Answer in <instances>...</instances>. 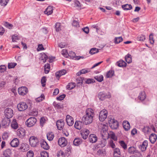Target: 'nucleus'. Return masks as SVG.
Wrapping results in <instances>:
<instances>
[{
  "mask_svg": "<svg viewBox=\"0 0 157 157\" xmlns=\"http://www.w3.org/2000/svg\"><path fill=\"white\" fill-rule=\"evenodd\" d=\"M98 52L99 50L98 49L95 48H93L90 49L89 53L91 55H93Z\"/></svg>",
  "mask_w": 157,
  "mask_h": 157,
  "instance_id": "nucleus-45",
  "label": "nucleus"
},
{
  "mask_svg": "<svg viewBox=\"0 0 157 157\" xmlns=\"http://www.w3.org/2000/svg\"><path fill=\"white\" fill-rule=\"evenodd\" d=\"M42 60H43V62L45 63L46 62V60L48 58V56L45 54H43L42 56Z\"/></svg>",
  "mask_w": 157,
  "mask_h": 157,
  "instance_id": "nucleus-60",
  "label": "nucleus"
},
{
  "mask_svg": "<svg viewBox=\"0 0 157 157\" xmlns=\"http://www.w3.org/2000/svg\"><path fill=\"white\" fill-rule=\"evenodd\" d=\"M149 138L152 144H154L157 140V136L155 134L152 133L150 136Z\"/></svg>",
  "mask_w": 157,
  "mask_h": 157,
  "instance_id": "nucleus-25",
  "label": "nucleus"
},
{
  "mask_svg": "<svg viewBox=\"0 0 157 157\" xmlns=\"http://www.w3.org/2000/svg\"><path fill=\"white\" fill-rule=\"evenodd\" d=\"M44 71L46 74H48L49 73L50 70V64L48 63L46 64L44 66Z\"/></svg>",
  "mask_w": 157,
  "mask_h": 157,
  "instance_id": "nucleus-41",
  "label": "nucleus"
},
{
  "mask_svg": "<svg viewBox=\"0 0 157 157\" xmlns=\"http://www.w3.org/2000/svg\"><path fill=\"white\" fill-rule=\"evenodd\" d=\"M83 122L80 121H77L75 122V128L78 130L81 129L83 127Z\"/></svg>",
  "mask_w": 157,
  "mask_h": 157,
  "instance_id": "nucleus-17",
  "label": "nucleus"
},
{
  "mask_svg": "<svg viewBox=\"0 0 157 157\" xmlns=\"http://www.w3.org/2000/svg\"><path fill=\"white\" fill-rule=\"evenodd\" d=\"M53 10V7L52 6H48L46 9L44 11V13L47 15H49L52 13Z\"/></svg>",
  "mask_w": 157,
  "mask_h": 157,
  "instance_id": "nucleus-22",
  "label": "nucleus"
},
{
  "mask_svg": "<svg viewBox=\"0 0 157 157\" xmlns=\"http://www.w3.org/2000/svg\"><path fill=\"white\" fill-rule=\"evenodd\" d=\"M75 83L71 82L69 83L66 86L67 89L70 90L72 89L75 87Z\"/></svg>",
  "mask_w": 157,
  "mask_h": 157,
  "instance_id": "nucleus-34",
  "label": "nucleus"
},
{
  "mask_svg": "<svg viewBox=\"0 0 157 157\" xmlns=\"http://www.w3.org/2000/svg\"><path fill=\"white\" fill-rule=\"evenodd\" d=\"M40 144L41 147L45 150H48L49 148V146L46 141L44 140H42L40 141Z\"/></svg>",
  "mask_w": 157,
  "mask_h": 157,
  "instance_id": "nucleus-19",
  "label": "nucleus"
},
{
  "mask_svg": "<svg viewBox=\"0 0 157 157\" xmlns=\"http://www.w3.org/2000/svg\"><path fill=\"white\" fill-rule=\"evenodd\" d=\"M18 149L22 151H25L27 150L25 145L24 144H21Z\"/></svg>",
  "mask_w": 157,
  "mask_h": 157,
  "instance_id": "nucleus-40",
  "label": "nucleus"
},
{
  "mask_svg": "<svg viewBox=\"0 0 157 157\" xmlns=\"http://www.w3.org/2000/svg\"><path fill=\"white\" fill-rule=\"evenodd\" d=\"M37 120L34 117H31L28 119L25 122L26 124L28 127L33 126L36 123Z\"/></svg>",
  "mask_w": 157,
  "mask_h": 157,
  "instance_id": "nucleus-4",
  "label": "nucleus"
},
{
  "mask_svg": "<svg viewBox=\"0 0 157 157\" xmlns=\"http://www.w3.org/2000/svg\"><path fill=\"white\" fill-rule=\"evenodd\" d=\"M38 139L34 136L30 137L29 139L30 144L32 147H36L38 143Z\"/></svg>",
  "mask_w": 157,
  "mask_h": 157,
  "instance_id": "nucleus-7",
  "label": "nucleus"
},
{
  "mask_svg": "<svg viewBox=\"0 0 157 157\" xmlns=\"http://www.w3.org/2000/svg\"><path fill=\"white\" fill-rule=\"evenodd\" d=\"M116 64L119 67H124L126 66L127 63L124 60H121L117 62Z\"/></svg>",
  "mask_w": 157,
  "mask_h": 157,
  "instance_id": "nucleus-26",
  "label": "nucleus"
},
{
  "mask_svg": "<svg viewBox=\"0 0 157 157\" xmlns=\"http://www.w3.org/2000/svg\"><path fill=\"white\" fill-rule=\"evenodd\" d=\"M128 152L129 154L136 155L137 156H141L140 152L134 147H130L128 149Z\"/></svg>",
  "mask_w": 157,
  "mask_h": 157,
  "instance_id": "nucleus-2",
  "label": "nucleus"
},
{
  "mask_svg": "<svg viewBox=\"0 0 157 157\" xmlns=\"http://www.w3.org/2000/svg\"><path fill=\"white\" fill-rule=\"evenodd\" d=\"M66 72V71L64 69L56 72V78L59 79L61 76L65 74Z\"/></svg>",
  "mask_w": 157,
  "mask_h": 157,
  "instance_id": "nucleus-24",
  "label": "nucleus"
},
{
  "mask_svg": "<svg viewBox=\"0 0 157 157\" xmlns=\"http://www.w3.org/2000/svg\"><path fill=\"white\" fill-rule=\"evenodd\" d=\"M110 138L114 140L115 141H117V137L115 135L114 133L113 132H111L109 135Z\"/></svg>",
  "mask_w": 157,
  "mask_h": 157,
  "instance_id": "nucleus-52",
  "label": "nucleus"
},
{
  "mask_svg": "<svg viewBox=\"0 0 157 157\" xmlns=\"http://www.w3.org/2000/svg\"><path fill=\"white\" fill-rule=\"evenodd\" d=\"M121 155L120 150L119 148H115L113 150V155Z\"/></svg>",
  "mask_w": 157,
  "mask_h": 157,
  "instance_id": "nucleus-48",
  "label": "nucleus"
},
{
  "mask_svg": "<svg viewBox=\"0 0 157 157\" xmlns=\"http://www.w3.org/2000/svg\"><path fill=\"white\" fill-rule=\"evenodd\" d=\"M40 154L41 157H48V153L46 151H42Z\"/></svg>",
  "mask_w": 157,
  "mask_h": 157,
  "instance_id": "nucleus-56",
  "label": "nucleus"
},
{
  "mask_svg": "<svg viewBox=\"0 0 157 157\" xmlns=\"http://www.w3.org/2000/svg\"><path fill=\"white\" fill-rule=\"evenodd\" d=\"M97 154L99 155H105L106 152L105 149H100L98 151Z\"/></svg>",
  "mask_w": 157,
  "mask_h": 157,
  "instance_id": "nucleus-38",
  "label": "nucleus"
},
{
  "mask_svg": "<svg viewBox=\"0 0 157 157\" xmlns=\"http://www.w3.org/2000/svg\"><path fill=\"white\" fill-rule=\"evenodd\" d=\"M123 127L126 131H128L130 128V125L129 122L127 121H124L122 124Z\"/></svg>",
  "mask_w": 157,
  "mask_h": 157,
  "instance_id": "nucleus-23",
  "label": "nucleus"
},
{
  "mask_svg": "<svg viewBox=\"0 0 157 157\" xmlns=\"http://www.w3.org/2000/svg\"><path fill=\"white\" fill-rule=\"evenodd\" d=\"M17 108L19 111L25 110L28 108V105L25 102H21L17 105Z\"/></svg>",
  "mask_w": 157,
  "mask_h": 157,
  "instance_id": "nucleus-8",
  "label": "nucleus"
},
{
  "mask_svg": "<svg viewBox=\"0 0 157 157\" xmlns=\"http://www.w3.org/2000/svg\"><path fill=\"white\" fill-rule=\"evenodd\" d=\"M45 120L44 117H42L40 120V125L43 126L44 123H45Z\"/></svg>",
  "mask_w": 157,
  "mask_h": 157,
  "instance_id": "nucleus-63",
  "label": "nucleus"
},
{
  "mask_svg": "<svg viewBox=\"0 0 157 157\" xmlns=\"http://www.w3.org/2000/svg\"><path fill=\"white\" fill-rule=\"evenodd\" d=\"M122 9L124 10H129L132 9V7L131 5L125 4L122 6Z\"/></svg>",
  "mask_w": 157,
  "mask_h": 157,
  "instance_id": "nucleus-30",
  "label": "nucleus"
},
{
  "mask_svg": "<svg viewBox=\"0 0 157 157\" xmlns=\"http://www.w3.org/2000/svg\"><path fill=\"white\" fill-rule=\"evenodd\" d=\"M10 122V118L7 117L4 118L2 120L1 122V124L3 126H8Z\"/></svg>",
  "mask_w": 157,
  "mask_h": 157,
  "instance_id": "nucleus-18",
  "label": "nucleus"
},
{
  "mask_svg": "<svg viewBox=\"0 0 157 157\" xmlns=\"http://www.w3.org/2000/svg\"><path fill=\"white\" fill-rule=\"evenodd\" d=\"M125 60L128 63H131L132 61L131 56L129 54L125 56Z\"/></svg>",
  "mask_w": 157,
  "mask_h": 157,
  "instance_id": "nucleus-31",
  "label": "nucleus"
},
{
  "mask_svg": "<svg viewBox=\"0 0 157 157\" xmlns=\"http://www.w3.org/2000/svg\"><path fill=\"white\" fill-rule=\"evenodd\" d=\"M55 28L56 31L59 32L61 30L62 26L60 23H56L55 25Z\"/></svg>",
  "mask_w": 157,
  "mask_h": 157,
  "instance_id": "nucleus-43",
  "label": "nucleus"
},
{
  "mask_svg": "<svg viewBox=\"0 0 157 157\" xmlns=\"http://www.w3.org/2000/svg\"><path fill=\"white\" fill-rule=\"evenodd\" d=\"M107 112L105 109H103L100 112L99 114V119L101 121H103L106 118Z\"/></svg>",
  "mask_w": 157,
  "mask_h": 157,
  "instance_id": "nucleus-6",
  "label": "nucleus"
},
{
  "mask_svg": "<svg viewBox=\"0 0 157 157\" xmlns=\"http://www.w3.org/2000/svg\"><path fill=\"white\" fill-rule=\"evenodd\" d=\"M11 127L13 129H17L18 127V124L15 119H13L11 123Z\"/></svg>",
  "mask_w": 157,
  "mask_h": 157,
  "instance_id": "nucleus-29",
  "label": "nucleus"
},
{
  "mask_svg": "<svg viewBox=\"0 0 157 157\" xmlns=\"http://www.w3.org/2000/svg\"><path fill=\"white\" fill-rule=\"evenodd\" d=\"M114 43L115 44H118L122 42L123 39L122 37H116L114 38Z\"/></svg>",
  "mask_w": 157,
  "mask_h": 157,
  "instance_id": "nucleus-37",
  "label": "nucleus"
},
{
  "mask_svg": "<svg viewBox=\"0 0 157 157\" xmlns=\"http://www.w3.org/2000/svg\"><path fill=\"white\" fill-rule=\"evenodd\" d=\"M9 137V134L6 132H4L2 136L3 139L4 140L7 139Z\"/></svg>",
  "mask_w": 157,
  "mask_h": 157,
  "instance_id": "nucleus-61",
  "label": "nucleus"
},
{
  "mask_svg": "<svg viewBox=\"0 0 157 157\" xmlns=\"http://www.w3.org/2000/svg\"><path fill=\"white\" fill-rule=\"evenodd\" d=\"M19 143L18 139L17 138H15L11 141L10 144L12 147H16L18 146Z\"/></svg>",
  "mask_w": 157,
  "mask_h": 157,
  "instance_id": "nucleus-21",
  "label": "nucleus"
},
{
  "mask_svg": "<svg viewBox=\"0 0 157 157\" xmlns=\"http://www.w3.org/2000/svg\"><path fill=\"white\" fill-rule=\"evenodd\" d=\"M64 121L63 120H58L56 122V125L57 128L59 130H61L64 127Z\"/></svg>",
  "mask_w": 157,
  "mask_h": 157,
  "instance_id": "nucleus-15",
  "label": "nucleus"
},
{
  "mask_svg": "<svg viewBox=\"0 0 157 157\" xmlns=\"http://www.w3.org/2000/svg\"><path fill=\"white\" fill-rule=\"evenodd\" d=\"M148 145V142L147 140H144L142 143L141 145H140L139 147V148L141 149L142 151H145Z\"/></svg>",
  "mask_w": 157,
  "mask_h": 157,
  "instance_id": "nucleus-20",
  "label": "nucleus"
},
{
  "mask_svg": "<svg viewBox=\"0 0 157 157\" xmlns=\"http://www.w3.org/2000/svg\"><path fill=\"white\" fill-rule=\"evenodd\" d=\"M110 127L112 129H117L118 127V123L117 121L114 119H111L109 121Z\"/></svg>",
  "mask_w": 157,
  "mask_h": 157,
  "instance_id": "nucleus-5",
  "label": "nucleus"
},
{
  "mask_svg": "<svg viewBox=\"0 0 157 157\" xmlns=\"http://www.w3.org/2000/svg\"><path fill=\"white\" fill-rule=\"evenodd\" d=\"M89 139L90 143H95L97 141L98 138L96 135L91 134L89 136Z\"/></svg>",
  "mask_w": 157,
  "mask_h": 157,
  "instance_id": "nucleus-16",
  "label": "nucleus"
},
{
  "mask_svg": "<svg viewBox=\"0 0 157 157\" xmlns=\"http://www.w3.org/2000/svg\"><path fill=\"white\" fill-rule=\"evenodd\" d=\"M108 127L105 124H103L101 126V134L102 136L103 137H105V135L108 134Z\"/></svg>",
  "mask_w": 157,
  "mask_h": 157,
  "instance_id": "nucleus-10",
  "label": "nucleus"
},
{
  "mask_svg": "<svg viewBox=\"0 0 157 157\" xmlns=\"http://www.w3.org/2000/svg\"><path fill=\"white\" fill-rule=\"evenodd\" d=\"M53 105L55 108L57 109H60L63 107V105L61 103H54Z\"/></svg>",
  "mask_w": 157,
  "mask_h": 157,
  "instance_id": "nucleus-39",
  "label": "nucleus"
},
{
  "mask_svg": "<svg viewBox=\"0 0 157 157\" xmlns=\"http://www.w3.org/2000/svg\"><path fill=\"white\" fill-rule=\"evenodd\" d=\"M153 35L152 34H151L149 36V40L150 41V43L151 44H153L154 43Z\"/></svg>",
  "mask_w": 157,
  "mask_h": 157,
  "instance_id": "nucleus-64",
  "label": "nucleus"
},
{
  "mask_svg": "<svg viewBox=\"0 0 157 157\" xmlns=\"http://www.w3.org/2000/svg\"><path fill=\"white\" fill-rule=\"evenodd\" d=\"M47 137L49 141H52L54 137V135L53 132H50L47 133Z\"/></svg>",
  "mask_w": 157,
  "mask_h": 157,
  "instance_id": "nucleus-35",
  "label": "nucleus"
},
{
  "mask_svg": "<svg viewBox=\"0 0 157 157\" xmlns=\"http://www.w3.org/2000/svg\"><path fill=\"white\" fill-rule=\"evenodd\" d=\"M62 54L65 57H66L67 55H68V53L66 49H63L61 52Z\"/></svg>",
  "mask_w": 157,
  "mask_h": 157,
  "instance_id": "nucleus-62",
  "label": "nucleus"
},
{
  "mask_svg": "<svg viewBox=\"0 0 157 157\" xmlns=\"http://www.w3.org/2000/svg\"><path fill=\"white\" fill-rule=\"evenodd\" d=\"M9 0H1L0 3L2 6H5L7 4Z\"/></svg>",
  "mask_w": 157,
  "mask_h": 157,
  "instance_id": "nucleus-51",
  "label": "nucleus"
},
{
  "mask_svg": "<svg viewBox=\"0 0 157 157\" xmlns=\"http://www.w3.org/2000/svg\"><path fill=\"white\" fill-rule=\"evenodd\" d=\"M18 92L20 95L24 96L27 94L28 90L27 87L22 86L18 88Z\"/></svg>",
  "mask_w": 157,
  "mask_h": 157,
  "instance_id": "nucleus-13",
  "label": "nucleus"
},
{
  "mask_svg": "<svg viewBox=\"0 0 157 157\" xmlns=\"http://www.w3.org/2000/svg\"><path fill=\"white\" fill-rule=\"evenodd\" d=\"M111 97V94L109 93H106L104 92H100L98 94V97L101 101H103L106 98H109Z\"/></svg>",
  "mask_w": 157,
  "mask_h": 157,
  "instance_id": "nucleus-3",
  "label": "nucleus"
},
{
  "mask_svg": "<svg viewBox=\"0 0 157 157\" xmlns=\"http://www.w3.org/2000/svg\"><path fill=\"white\" fill-rule=\"evenodd\" d=\"M59 145L61 147H63L67 145V141L64 137H61L58 140Z\"/></svg>",
  "mask_w": 157,
  "mask_h": 157,
  "instance_id": "nucleus-11",
  "label": "nucleus"
},
{
  "mask_svg": "<svg viewBox=\"0 0 157 157\" xmlns=\"http://www.w3.org/2000/svg\"><path fill=\"white\" fill-rule=\"evenodd\" d=\"M17 64V63H9L8 65V68L9 69L13 68Z\"/></svg>",
  "mask_w": 157,
  "mask_h": 157,
  "instance_id": "nucleus-50",
  "label": "nucleus"
},
{
  "mask_svg": "<svg viewBox=\"0 0 157 157\" xmlns=\"http://www.w3.org/2000/svg\"><path fill=\"white\" fill-rule=\"evenodd\" d=\"M34 155V153L32 151H29L27 153V157H33Z\"/></svg>",
  "mask_w": 157,
  "mask_h": 157,
  "instance_id": "nucleus-58",
  "label": "nucleus"
},
{
  "mask_svg": "<svg viewBox=\"0 0 157 157\" xmlns=\"http://www.w3.org/2000/svg\"><path fill=\"white\" fill-rule=\"evenodd\" d=\"M84 78L83 77H80L76 79L77 84L78 85H82L83 82Z\"/></svg>",
  "mask_w": 157,
  "mask_h": 157,
  "instance_id": "nucleus-42",
  "label": "nucleus"
},
{
  "mask_svg": "<svg viewBox=\"0 0 157 157\" xmlns=\"http://www.w3.org/2000/svg\"><path fill=\"white\" fill-rule=\"evenodd\" d=\"M68 55L69 56L71 57L73 59H74L75 56V54L74 52H73L72 51H71L69 52Z\"/></svg>",
  "mask_w": 157,
  "mask_h": 157,
  "instance_id": "nucleus-57",
  "label": "nucleus"
},
{
  "mask_svg": "<svg viewBox=\"0 0 157 157\" xmlns=\"http://www.w3.org/2000/svg\"><path fill=\"white\" fill-rule=\"evenodd\" d=\"M107 144L106 140L105 139H104L103 137L99 141L98 144L100 145V147H105Z\"/></svg>",
  "mask_w": 157,
  "mask_h": 157,
  "instance_id": "nucleus-28",
  "label": "nucleus"
},
{
  "mask_svg": "<svg viewBox=\"0 0 157 157\" xmlns=\"http://www.w3.org/2000/svg\"><path fill=\"white\" fill-rule=\"evenodd\" d=\"M119 143L120 145L124 149H126L127 148V145L125 143L123 140H121L119 141Z\"/></svg>",
  "mask_w": 157,
  "mask_h": 157,
  "instance_id": "nucleus-47",
  "label": "nucleus"
},
{
  "mask_svg": "<svg viewBox=\"0 0 157 157\" xmlns=\"http://www.w3.org/2000/svg\"><path fill=\"white\" fill-rule=\"evenodd\" d=\"M44 99V95L43 94H42L40 97L37 98L36 100L37 102H40L42 101Z\"/></svg>",
  "mask_w": 157,
  "mask_h": 157,
  "instance_id": "nucleus-49",
  "label": "nucleus"
},
{
  "mask_svg": "<svg viewBox=\"0 0 157 157\" xmlns=\"http://www.w3.org/2000/svg\"><path fill=\"white\" fill-rule=\"evenodd\" d=\"M145 39V36L144 35H141L138 36L137 37V39L139 41H144Z\"/></svg>",
  "mask_w": 157,
  "mask_h": 157,
  "instance_id": "nucleus-55",
  "label": "nucleus"
},
{
  "mask_svg": "<svg viewBox=\"0 0 157 157\" xmlns=\"http://www.w3.org/2000/svg\"><path fill=\"white\" fill-rule=\"evenodd\" d=\"M81 139L79 138H75L73 141V144L75 146H78L82 143Z\"/></svg>",
  "mask_w": 157,
  "mask_h": 157,
  "instance_id": "nucleus-32",
  "label": "nucleus"
},
{
  "mask_svg": "<svg viewBox=\"0 0 157 157\" xmlns=\"http://www.w3.org/2000/svg\"><path fill=\"white\" fill-rule=\"evenodd\" d=\"M47 79L45 76H44L42 78L41 80V83L43 87H44L45 86V83Z\"/></svg>",
  "mask_w": 157,
  "mask_h": 157,
  "instance_id": "nucleus-44",
  "label": "nucleus"
},
{
  "mask_svg": "<svg viewBox=\"0 0 157 157\" xmlns=\"http://www.w3.org/2000/svg\"><path fill=\"white\" fill-rule=\"evenodd\" d=\"M6 69V67L5 65L0 66V72H4Z\"/></svg>",
  "mask_w": 157,
  "mask_h": 157,
  "instance_id": "nucleus-59",
  "label": "nucleus"
},
{
  "mask_svg": "<svg viewBox=\"0 0 157 157\" xmlns=\"http://www.w3.org/2000/svg\"><path fill=\"white\" fill-rule=\"evenodd\" d=\"M3 25L9 29L11 28L13 26L12 24H9L8 22H4Z\"/></svg>",
  "mask_w": 157,
  "mask_h": 157,
  "instance_id": "nucleus-54",
  "label": "nucleus"
},
{
  "mask_svg": "<svg viewBox=\"0 0 157 157\" xmlns=\"http://www.w3.org/2000/svg\"><path fill=\"white\" fill-rule=\"evenodd\" d=\"M11 154V150L10 149H7L3 153V157H10Z\"/></svg>",
  "mask_w": 157,
  "mask_h": 157,
  "instance_id": "nucleus-27",
  "label": "nucleus"
},
{
  "mask_svg": "<svg viewBox=\"0 0 157 157\" xmlns=\"http://www.w3.org/2000/svg\"><path fill=\"white\" fill-rule=\"evenodd\" d=\"M5 114L6 117L10 118L13 116V110L10 108H7L5 110Z\"/></svg>",
  "mask_w": 157,
  "mask_h": 157,
  "instance_id": "nucleus-9",
  "label": "nucleus"
},
{
  "mask_svg": "<svg viewBox=\"0 0 157 157\" xmlns=\"http://www.w3.org/2000/svg\"><path fill=\"white\" fill-rule=\"evenodd\" d=\"M94 78L98 82H101L103 80V77L102 75L97 76L94 77Z\"/></svg>",
  "mask_w": 157,
  "mask_h": 157,
  "instance_id": "nucleus-46",
  "label": "nucleus"
},
{
  "mask_svg": "<svg viewBox=\"0 0 157 157\" xmlns=\"http://www.w3.org/2000/svg\"><path fill=\"white\" fill-rule=\"evenodd\" d=\"M57 157H65L64 155L63 151L60 150L57 153Z\"/></svg>",
  "mask_w": 157,
  "mask_h": 157,
  "instance_id": "nucleus-53",
  "label": "nucleus"
},
{
  "mask_svg": "<svg viewBox=\"0 0 157 157\" xmlns=\"http://www.w3.org/2000/svg\"><path fill=\"white\" fill-rule=\"evenodd\" d=\"M138 98L141 101H143L146 98V94L144 92H141L138 96Z\"/></svg>",
  "mask_w": 157,
  "mask_h": 157,
  "instance_id": "nucleus-36",
  "label": "nucleus"
},
{
  "mask_svg": "<svg viewBox=\"0 0 157 157\" xmlns=\"http://www.w3.org/2000/svg\"><path fill=\"white\" fill-rule=\"evenodd\" d=\"M66 121L69 126H72L74 123V119L73 117L69 115H67L66 117Z\"/></svg>",
  "mask_w": 157,
  "mask_h": 157,
  "instance_id": "nucleus-14",
  "label": "nucleus"
},
{
  "mask_svg": "<svg viewBox=\"0 0 157 157\" xmlns=\"http://www.w3.org/2000/svg\"><path fill=\"white\" fill-rule=\"evenodd\" d=\"M94 116V111L91 109H88L86 111V114L82 118L83 123L86 125L91 123Z\"/></svg>",
  "mask_w": 157,
  "mask_h": 157,
  "instance_id": "nucleus-1",
  "label": "nucleus"
},
{
  "mask_svg": "<svg viewBox=\"0 0 157 157\" xmlns=\"http://www.w3.org/2000/svg\"><path fill=\"white\" fill-rule=\"evenodd\" d=\"M114 74V71L113 70H110L108 71L106 75V77L107 78H110L113 76Z\"/></svg>",
  "mask_w": 157,
  "mask_h": 157,
  "instance_id": "nucleus-33",
  "label": "nucleus"
},
{
  "mask_svg": "<svg viewBox=\"0 0 157 157\" xmlns=\"http://www.w3.org/2000/svg\"><path fill=\"white\" fill-rule=\"evenodd\" d=\"M17 135L20 138H22L25 136V131L22 128H20L17 131Z\"/></svg>",
  "mask_w": 157,
  "mask_h": 157,
  "instance_id": "nucleus-12",
  "label": "nucleus"
}]
</instances>
